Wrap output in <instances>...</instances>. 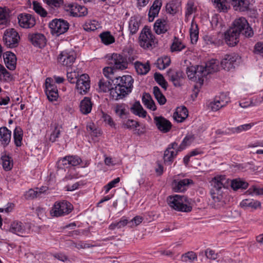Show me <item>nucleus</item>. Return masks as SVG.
Listing matches in <instances>:
<instances>
[{
    "label": "nucleus",
    "mask_w": 263,
    "mask_h": 263,
    "mask_svg": "<svg viewBox=\"0 0 263 263\" xmlns=\"http://www.w3.org/2000/svg\"><path fill=\"white\" fill-rule=\"evenodd\" d=\"M114 88L111 90V97L112 99H122L130 93L133 87L134 79L130 75H124L111 80Z\"/></svg>",
    "instance_id": "nucleus-1"
},
{
    "label": "nucleus",
    "mask_w": 263,
    "mask_h": 263,
    "mask_svg": "<svg viewBox=\"0 0 263 263\" xmlns=\"http://www.w3.org/2000/svg\"><path fill=\"white\" fill-rule=\"evenodd\" d=\"M168 205L174 210L184 212H189L192 210V207L187 204L189 203V198L185 196L175 195L170 196L167 199Z\"/></svg>",
    "instance_id": "nucleus-2"
},
{
    "label": "nucleus",
    "mask_w": 263,
    "mask_h": 263,
    "mask_svg": "<svg viewBox=\"0 0 263 263\" xmlns=\"http://www.w3.org/2000/svg\"><path fill=\"white\" fill-rule=\"evenodd\" d=\"M139 44L141 47L144 49H153L157 43L155 35L147 26H145L141 30L139 36Z\"/></svg>",
    "instance_id": "nucleus-3"
},
{
    "label": "nucleus",
    "mask_w": 263,
    "mask_h": 263,
    "mask_svg": "<svg viewBox=\"0 0 263 263\" xmlns=\"http://www.w3.org/2000/svg\"><path fill=\"white\" fill-rule=\"evenodd\" d=\"M73 209L72 204L66 200L56 201L50 213L53 217L64 216L69 214Z\"/></svg>",
    "instance_id": "nucleus-4"
},
{
    "label": "nucleus",
    "mask_w": 263,
    "mask_h": 263,
    "mask_svg": "<svg viewBox=\"0 0 263 263\" xmlns=\"http://www.w3.org/2000/svg\"><path fill=\"white\" fill-rule=\"evenodd\" d=\"M225 180L224 176H219L215 177L211 182L212 188L210 192L212 198L215 202L220 201L222 198L221 190L222 187H224V181Z\"/></svg>",
    "instance_id": "nucleus-5"
},
{
    "label": "nucleus",
    "mask_w": 263,
    "mask_h": 263,
    "mask_svg": "<svg viewBox=\"0 0 263 263\" xmlns=\"http://www.w3.org/2000/svg\"><path fill=\"white\" fill-rule=\"evenodd\" d=\"M231 29H234L235 32L249 37L253 36L254 33L252 28L249 26L248 22L245 17H240L236 19L233 23Z\"/></svg>",
    "instance_id": "nucleus-6"
},
{
    "label": "nucleus",
    "mask_w": 263,
    "mask_h": 263,
    "mask_svg": "<svg viewBox=\"0 0 263 263\" xmlns=\"http://www.w3.org/2000/svg\"><path fill=\"white\" fill-rule=\"evenodd\" d=\"M49 27L52 34L59 36L68 31L69 24L63 18H55L49 23Z\"/></svg>",
    "instance_id": "nucleus-7"
},
{
    "label": "nucleus",
    "mask_w": 263,
    "mask_h": 263,
    "mask_svg": "<svg viewBox=\"0 0 263 263\" xmlns=\"http://www.w3.org/2000/svg\"><path fill=\"white\" fill-rule=\"evenodd\" d=\"M107 57L108 64L111 66L114 69L124 70L127 68L128 62L126 57L114 53Z\"/></svg>",
    "instance_id": "nucleus-8"
},
{
    "label": "nucleus",
    "mask_w": 263,
    "mask_h": 263,
    "mask_svg": "<svg viewBox=\"0 0 263 263\" xmlns=\"http://www.w3.org/2000/svg\"><path fill=\"white\" fill-rule=\"evenodd\" d=\"M20 39L17 32L13 28H9L5 31L3 40L8 48H13L18 45Z\"/></svg>",
    "instance_id": "nucleus-9"
},
{
    "label": "nucleus",
    "mask_w": 263,
    "mask_h": 263,
    "mask_svg": "<svg viewBox=\"0 0 263 263\" xmlns=\"http://www.w3.org/2000/svg\"><path fill=\"white\" fill-rule=\"evenodd\" d=\"M204 66H197V67L191 66L187 67L186 70V73L189 79L194 81H197L200 84L203 83L204 74L203 72Z\"/></svg>",
    "instance_id": "nucleus-10"
},
{
    "label": "nucleus",
    "mask_w": 263,
    "mask_h": 263,
    "mask_svg": "<svg viewBox=\"0 0 263 263\" xmlns=\"http://www.w3.org/2000/svg\"><path fill=\"white\" fill-rule=\"evenodd\" d=\"M9 231L18 236L24 237L29 233L30 229L26 225L18 221H15L11 223Z\"/></svg>",
    "instance_id": "nucleus-11"
},
{
    "label": "nucleus",
    "mask_w": 263,
    "mask_h": 263,
    "mask_svg": "<svg viewBox=\"0 0 263 263\" xmlns=\"http://www.w3.org/2000/svg\"><path fill=\"white\" fill-rule=\"evenodd\" d=\"M76 83L78 92L82 95L86 94L90 89L89 77L87 74H81Z\"/></svg>",
    "instance_id": "nucleus-12"
},
{
    "label": "nucleus",
    "mask_w": 263,
    "mask_h": 263,
    "mask_svg": "<svg viewBox=\"0 0 263 263\" xmlns=\"http://www.w3.org/2000/svg\"><path fill=\"white\" fill-rule=\"evenodd\" d=\"M19 25L24 28H30L34 27L36 24V20L32 15L22 13L17 16Z\"/></svg>",
    "instance_id": "nucleus-13"
},
{
    "label": "nucleus",
    "mask_w": 263,
    "mask_h": 263,
    "mask_svg": "<svg viewBox=\"0 0 263 263\" xmlns=\"http://www.w3.org/2000/svg\"><path fill=\"white\" fill-rule=\"evenodd\" d=\"M28 40L33 46L42 48L46 44L45 36L41 33H29L28 34Z\"/></svg>",
    "instance_id": "nucleus-14"
},
{
    "label": "nucleus",
    "mask_w": 263,
    "mask_h": 263,
    "mask_svg": "<svg viewBox=\"0 0 263 263\" xmlns=\"http://www.w3.org/2000/svg\"><path fill=\"white\" fill-rule=\"evenodd\" d=\"M238 57L234 53L226 54L221 61V66L224 70L229 71L234 69L237 65V60Z\"/></svg>",
    "instance_id": "nucleus-15"
},
{
    "label": "nucleus",
    "mask_w": 263,
    "mask_h": 263,
    "mask_svg": "<svg viewBox=\"0 0 263 263\" xmlns=\"http://www.w3.org/2000/svg\"><path fill=\"white\" fill-rule=\"evenodd\" d=\"M194 182L190 179H183L181 180H174L172 182L173 190L175 192H184Z\"/></svg>",
    "instance_id": "nucleus-16"
},
{
    "label": "nucleus",
    "mask_w": 263,
    "mask_h": 263,
    "mask_svg": "<svg viewBox=\"0 0 263 263\" xmlns=\"http://www.w3.org/2000/svg\"><path fill=\"white\" fill-rule=\"evenodd\" d=\"M76 60V53L72 52L62 51L58 58V62L62 65L70 67Z\"/></svg>",
    "instance_id": "nucleus-17"
},
{
    "label": "nucleus",
    "mask_w": 263,
    "mask_h": 263,
    "mask_svg": "<svg viewBox=\"0 0 263 263\" xmlns=\"http://www.w3.org/2000/svg\"><path fill=\"white\" fill-rule=\"evenodd\" d=\"M167 76L168 80L172 82L175 87L181 86V81L183 79L184 76L182 71L170 69L167 72Z\"/></svg>",
    "instance_id": "nucleus-18"
},
{
    "label": "nucleus",
    "mask_w": 263,
    "mask_h": 263,
    "mask_svg": "<svg viewBox=\"0 0 263 263\" xmlns=\"http://www.w3.org/2000/svg\"><path fill=\"white\" fill-rule=\"evenodd\" d=\"M231 28L224 32V39L226 44L231 47L236 45L239 41V35Z\"/></svg>",
    "instance_id": "nucleus-19"
},
{
    "label": "nucleus",
    "mask_w": 263,
    "mask_h": 263,
    "mask_svg": "<svg viewBox=\"0 0 263 263\" xmlns=\"http://www.w3.org/2000/svg\"><path fill=\"white\" fill-rule=\"evenodd\" d=\"M154 121L158 129L161 132L166 133L168 132L172 127V124L170 121L163 117H155Z\"/></svg>",
    "instance_id": "nucleus-20"
},
{
    "label": "nucleus",
    "mask_w": 263,
    "mask_h": 263,
    "mask_svg": "<svg viewBox=\"0 0 263 263\" xmlns=\"http://www.w3.org/2000/svg\"><path fill=\"white\" fill-rule=\"evenodd\" d=\"M3 58L6 66L10 70H14L16 68V57L11 51H7L3 54Z\"/></svg>",
    "instance_id": "nucleus-21"
},
{
    "label": "nucleus",
    "mask_w": 263,
    "mask_h": 263,
    "mask_svg": "<svg viewBox=\"0 0 263 263\" xmlns=\"http://www.w3.org/2000/svg\"><path fill=\"white\" fill-rule=\"evenodd\" d=\"M169 26L164 19H158L154 25V29L157 34H163L167 31Z\"/></svg>",
    "instance_id": "nucleus-22"
},
{
    "label": "nucleus",
    "mask_w": 263,
    "mask_h": 263,
    "mask_svg": "<svg viewBox=\"0 0 263 263\" xmlns=\"http://www.w3.org/2000/svg\"><path fill=\"white\" fill-rule=\"evenodd\" d=\"M161 6L162 2L161 0H155L154 2L148 12V20L149 22L153 21L154 18L158 15Z\"/></svg>",
    "instance_id": "nucleus-23"
},
{
    "label": "nucleus",
    "mask_w": 263,
    "mask_h": 263,
    "mask_svg": "<svg viewBox=\"0 0 263 263\" xmlns=\"http://www.w3.org/2000/svg\"><path fill=\"white\" fill-rule=\"evenodd\" d=\"M11 132L6 127L0 128V141L4 147L7 146L10 142Z\"/></svg>",
    "instance_id": "nucleus-24"
},
{
    "label": "nucleus",
    "mask_w": 263,
    "mask_h": 263,
    "mask_svg": "<svg viewBox=\"0 0 263 263\" xmlns=\"http://www.w3.org/2000/svg\"><path fill=\"white\" fill-rule=\"evenodd\" d=\"M218 61L216 60L212 59L206 64L205 67H204V70H203L204 77H206L209 74L215 72L218 70Z\"/></svg>",
    "instance_id": "nucleus-25"
},
{
    "label": "nucleus",
    "mask_w": 263,
    "mask_h": 263,
    "mask_svg": "<svg viewBox=\"0 0 263 263\" xmlns=\"http://www.w3.org/2000/svg\"><path fill=\"white\" fill-rule=\"evenodd\" d=\"M68 7L71 10V13L73 16H82L87 14V9L83 6L75 5L73 4L68 5Z\"/></svg>",
    "instance_id": "nucleus-26"
},
{
    "label": "nucleus",
    "mask_w": 263,
    "mask_h": 263,
    "mask_svg": "<svg viewBox=\"0 0 263 263\" xmlns=\"http://www.w3.org/2000/svg\"><path fill=\"white\" fill-rule=\"evenodd\" d=\"M232 5L235 10L240 11H246L249 10L250 3L248 0H231Z\"/></svg>",
    "instance_id": "nucleus-27"
},
{
    "label": "nucleus",
    "mask_w": 263,
    "mask_h": 263,
    "mask_svg": "<svg viewBox=\"0 0 263 263\" xmlns=\"http://www.w3.org/2000/svg\"><path fill=\"white\" fill-rule=\"evenodd\" d=\"M92 103L89 97H85L80 102V108L81 112L87 115L90 112Z\"/></svg>",
    "instance_id": "nucleus-28"
},
{
    "label": "nucleus",
    "mask_w": 263,
    "mask_h": 263,
    "mask_svg": "<svg viewBox=\"0 0 263 263\" xmlns=\"http://www.w3.org/2000/svg\"><path fill=\"white\" fill-rule=\"evenodd\" d=\"M130 110L134 115L140 117L145 118L146 116L147 112L145 110L139 101H136L130 108Z\"/></svg>",
    "instance_id": "nucleus-29"
},
{
    "label": "nucleus",
    "mask_w": 263,
    "mask_h": 263,
    "mask_svg": "<svg viewBox=\"0 0 263 263\" xmlns=\"http://www.w3.org/2000/svg\"><path fill=\"white\" fill-rule=\"evenodd\" d=\"M142 101L144 105L146 106L147 108L153 111H155L157 109L155 102L148 93L144 92L143 93Z\"/></svg>",
    "instance_id": "nucleus-30"
},
{
    "label": "nucleus",
    "mask_w": 263,
    "mask_h": 263,
    "mask_svg": "<svg viewBox=\"0 0 263 263\" xmlns=\"http://www.w3.org/2000/svg\"><path fill=\"white\" fill-rule=\"evenodd\" d=\"M140 26V21L136 16L130 17L128 22V29L129 34L134 35L136 34L139 30Z\"/></svg>",
    "instance_id": "nucleus-31"
},
{
    "label": "nucleus",
    "mask_w": 263,
    "mask_h": 263,
    "mask_svg": "<svg viewBox=\"0 0 263 263\" xmlns=\"http://www.w3.org/2000/svg\"><path fill=\"white\" fill-rule=\"evenodd\" d=\"M1 159L2 162V166L4 170L6 171H10L13 166V159L6 153L3 154Z\"/></svg>",
    "instance_id": "nucleus-32"
},
{
    "label": "nucleus",
    "mask_w": 263,
    "mask_h": 263,
    "mask_svg": "<svg viewBox=\"0 0 263 263\" xmlns=\"http://www.w3.org/2000/svg\"><path fill=\"white\" fill-rule=\"evenodd\" d=\"M135 67L137 73L141 75L146 74L150 70V65L148 62L144 64L140 62H136L135 63Z\"/></svg>",
    "instance_id": "nucleus-33"
},
{
    "label": "nucleus",
    "mask_w": 263,
    "mask_h": 263,
    "mask_svg": "<svg viewBox=\"0 0 263 263\" xmlns=\"http://www.w3.org/2000/svg\"><path fill=\"white\" fill-rule=\"evenodd\" d=\"M249 184L247 182L240 178H236L231 181V187L235 191L238 189H246L248 187Z\"/></svg>",
    "instance_id": "nucleus-34"
},
{
    "label": "nucleus",
    "mask_w": 263,
    "mask_h": 263,
    "mask_svg": "<svg viewBox=\"0 0 263 263\" xmlns=\"http://www.w3.org/2000/svg\"><path fill=\"white\" fill-rule=\"evenodd\" d=\"M240 205L243 208H251L256 209L261 206V203L252 199H246L240 202Z\"/></svg>",
    "instance_id": "nucleus-35"
},
{
    "label": "nucleus",
    "mask_w": 263,
    "mask_h": 263,
    "mask_svg": "<svg viewBox=\"0 0 263 263\" xmlns=\"http://www.w3.org/2000/svg\"><path fill=\"white\" fill-rule=\"evenodd\" d=\"M178 152L177 150L174 152L173 150H170V148H167L164 153L163 159L164 163L168 165L172 164Z\"/></svg>",
    "instance_id": "nucleus-36"
},
{
    "label": "nucleus",
    "mask_w": 263,
    "mask_h": 263,
    "mask_svg": "<svg viewBox=\"0 0 263 263\" xmlns=\"http://www.w3.org/2000/svg\"><path fill=\"white\" fill-rule=\"evenodd\" d=\"M99 37L101 42L104 45H108L115 42V37L111 34L110 31H106L100 34Z\"/></svg>",
    "instance_id": "nucleus-37"
},
{
    "label": "nucleus",
    "mask_w": 263,
    "mask_h": 263,
    "mask_svg": "<svg viewBox=\"0 0 263 263\" xmlns=\"http://www.w3.org/2000/svg\"><path fill=\"white\" fill-rule=\"evenodd\" d=\"M23 132L20 126H16L13 132V138L15 145L17 147L21 146L23 139Z\"/></svg>",
    "instance_id": "nucleus-38"
},
{
    "label": "nucleus",
    "mask_w": 263,
    "mask_h": 263,
    "mask_svg": "<svg viewBox=\"0 0 263 263\" xmlns=\"http://www.w3.org/2000/svg\"><path fill=\"white\" fill-rule=\"evenodd\" d=\"M110 80H105L103 79H101L99 82V86L100 89L104 92H106L110 91V95H111V90L114 87H112V83L109 81Z\"/></svg>",
    "instance_id": "nucleus-39"
},
{
    "label": "nucleus",
    "mask_w": 263,
    "mask_h": 263,
    "mask_svg": "<svg viewBox=\"0 0 263 263\" xmlns=\"http://www.w3.org/2000/svg\"><path fill=\"white\" fill-rule=\"evenodd\" d=\"M115 111L117 116H118L122 120L126 119L128 117L129 112L126 111L124 105L118 104L115 108Z\"/></svg>",
    "instance_id": "nucleus-40"
},
{
    "label": "nucleus",
    "mask_w": 263,
    "mask_h": 263,
    "mask_svg": "<svg viewBox=\"0 0 263 263\" xmlns=\"http://www.w3.org/2000/svg\"><path fill=\"white\" fill-rule=\"evenodd\" d=\"M153 93L155 99L157 100L160 105H164L166 103V98L162 94L160 88L158 86H156L153 87Z\"/></svg>",
    "instance_id": "nucleus-41"
},
{
    "label": "nucleus",
    "mask_w": 263,
    "mask_h": 263,
    "mask_svg": "<svg viewBox=\"0 0 263 263\" xmlns=\"http://www.w3.org/2000/svg\"><path fill=\"white\" fill-rule=\"evenodd\" d=\"M9 17L6 8L0 7V26H7L9 24Z\"/></svg>",
    "instance_id": "nucleus-42"
},
{
    "label": "nucleus",
    "mask_w": 263,
    "mask_h": 263,
    "mask_svg": "<svg viewBox=\"0 0 263 263\" xmlns=\"http://www.w3.org/2000/svg\"><path fill=\"white\" fill-rule=\"evenodd\" d=\"M194 139L195 137L193 135H186L177 148V152L183 151L187 146L190 145L193 142Z\"/></svg>",
    "instance_id": "nucleus-43"
},
{
    "label": "nucleus",
    "mask_w": 263,
    "mask_h": 263,
    "mask_svg": "<svg viewBox=\"0 0 263 263\" xmlns=\"http://www.w3.org/2000/svg\"><path fill=\"white\" fill-rule=\"evenodd\" d=\"M185 48V46L176 36H174V41L171 46L172 52L180 51Z\"/></svg>",
    "instance_id": "nucleus-44"
},
{
    "label": "nucleus",
    "mask_w": 263,
    "mask_h": 263,
    "mask_svg": "<svg viewBox=\"0 0 263 263\" xmlns=\"http://www.w3.org/2000/svg\"><path fill=\"white\" fill-rule=\"evenodd\" d=\"M154 77L156 82L166 90L167 88L168 84L163 75L160 73L156 72L154 74Z\"/></svg>",
    "instance_id": "nucleus-45"
},
{
    "label": "nucleus",
    "mask_w": 263,
    "mask_h": 263,
    "mask_svg": "<svg viewBox=\"0 0 263 263\" xmlns=\"http://www.w3.org/2000/svg\"><path fill=\"white\" fill-rule=\"evenodd\" d=\"M197 255L193 251H189L182 255L181 260L183 262L189 261L193 262L195 260H197Z\"/></svg>",
    "instance_id": "nucleus-46"
},
{
    "label": "nucleus",
    "mask_w": 263,
    "mask_h": 263,
    "mask_svg": "<svg viewBox=\"0 0 263 263\" xmlns=\"http://www.w3.org/2000/svg\"><path fill=\"white\" fill-rule=\"evenodd\" d=\"M79 78V73L75 70L72 71L71 68L67 70V78L70 83H75Z\"/></svg>",
    "instance_id": "nucleus-47"
},
{
    "label": "nucleus",
    "mask_w": 263,
    "mask_h": 263,
    "mask_svg": "<svg viewBox=\"0 0 263 263\" xmlns=\"http://www.w3.org/2000/svg\"><path fill=\"white\" fill-rule=\"evenodd\" d=\"M32 5L33 9L41 16L45 17L47 16V11L42 7L39 2L37 1H33L32 2Z\"/></svg>",
    "instance_id": "nucleus-48"
},
{
    "label": "nucleus",
    "mask_w": 263,
    "mask_h": 263,
    "mask_svg": "<svg viewBox=\"0 0 263 263\" xmlns=\"http://www.w3.org/2000/svg\"><path fill=\"white\" fill-rule=\"evenodd\" d=\"M45 93L52 91H57V87L55 83L51 78H47L45 81Z\"/></svg>",
    "instance_id": "nucleus-49"
},
{
    "label": "nucleus",
    "mask_w": 263,
    "mask_h": 263,
    "mask_svg": "<svg viewBox=\"0 0 263 263\" xmlns=\"http://www.w3.org/2000/svg\"><path fill=\"white\" fill-rule=\"evenodd\" d=\"M216 7L220 11L226 12L228 9L227 0H212Z\"/></svg>",
    "instance_id": "nucleus-50"
},
{
    "label": "nucleus",
    "mask_w": 263,
    "mask_h": 263,
    "mask_svg": "<svg viewBox=\"0 0 263 263\" xmlns=\"http://www.w3.org/2000/svg\"><path fill=\"white\" fill-rule=\"evenodd\" d=\"M3 77V81L9 82L13 80L12 75L4 67V66L0 64V78Z\"/></svg>",
    "instance_id": "nucleus-51"
},
{
    "label": "nucleus",
    "mask_w": 263,
    "mask_h": 263,
    "mask_svg": "<svg viewBox=\"0 0 263 263\" xmlns=\"http://www.w3.org/2000/svg\"><path fill=\"white\" fill-rule=\"evenodd\" d=\"M171 63V59L167 57H165L157 60V67L160 70L164 69L168 67Z\"/></svg>",
    "instance_id": "nucleus-52"
},
{
    "label": "nucleus",
    "mask_w": 263,
    "mask_h": 263,
    "mask_svg": "<svg viewBox=\"0 0 263 263\" xmlns=\"http://www.w3.org/2000/svg\"><path fill=\"white\" fill-rule=\"evenodd\" d=\"M140 126L139 123L132 119H124L122 122V127L124 128L132 129Z\"/></svg>",
    "instance_id": "nucleus-53"
},
{
    "label": "nucleus",
    "mask_w": 263,
    "mask_h": 263,
    "mask_svg": "<svg viewBox=\"0 0 263 263\" xmlns=\"http://www.w3.org/2000/svg\"><path fill=\"white\" fill-rule=\"evenodd\" d=\"M198 34L199 31L197 25L196 24L195 25V28L193 25H192V28L190 29V38L192 44H195L197 42Z\"/></svg>",
    "instance_id": "nucleus-54"
},
{
    "label": "nucleus",
    "mask_w": 263,
    "mask_h": 263,
    "mask_svg": "<svg viewBox=\"0 0 263 263\" xmlns=\"http://www.w3.org/2000/svg\"><path fill=\"white\" fill-rule=\"evenodd\" d=\"M166 11L171 14H175L178 11L177 4L174 2L167 3L166 5Z\"/></svg>",
    "instance_id": "nucleus-55"
},
{
    "label": "nucleus",
    "mask_w": 263,
    "mask_h": 263,
    "mask_svg": "<svg viewBox=\"0 0 263 263\" xmlns=\"http://www.w3.org/2000/svg\"><path fill=\"white\" fill-rule=\"evenodd\" d=\"M54 129L51 133L50 137V141L52 142H54L55 141L56 139L58 138L60 135L61 130L60 128H61L58 124L55 123L54 124Z\"/></svg>",
    "instance_id": "nucleus-56"
},
{
    "label": "nucleus",
    "mask_w": 263,
    "mask_h": 263,
    "mask_svg": "<svg viewBox=\"0 0 263 263\" xmlns=\"http://www.w3.org/2000/svg\"><path fill=\"white\" fill-rule=\"evenodd\" d=\"M69 165L77 166L82 162L81 159L78 156H68Z\"/></svg>",
    "instance_id": "nucleus-57"
},
{
    "label": "nucleus",
    "mask_w": 263,
    "mask_h": 263,
    "mask_svg": "<svg viewBox=\"0 0 263 263\" xmlns=\"http://www.w3.org/2000/svg\"><path fill=\"white\" fill-rule=\"evenodd\" d=\"M225 105V103L223 101H220V100H215L213 102L210 103L211 109L213 111H216L218 110L220 108L223 107Z\"/></svg>",
    "instance_id": "nucleus-58"
},
{
    "label": "nucleus",
    "mask_w": 263,
    "mask_h": 263,
    "mask_svg": "<svg viewBox=\"0 0 263 263\" xmlns=\"http://www.w3.org/2000/svg\"><path fill=\"white\" fill-rule=\"evenodd\" d=\"M252 126L251 124H246L240 125L237 127L233 128L231 129V132L233 133H240L242 131H246L250 129Z\"/></svg>",
    "instance_id": "nucleus-59"
},
{
    "label": "nucleus",
    "mask_w": 263,
    "mask_h": 263,
    "mask_svg": "<svg viewBox=\"0 0 263 263\" xmlns=\"http://www.w3.org/2000/svg\"><path fill=\"white\" fill-rule=\"evenodd\" d=\"M120 178L117 177L105 185L104 188L105 190V194H107L110 189L115 187L116 184L120 182Z\"/></svg>",
    "instance_id": "nucleus-60"
},
{
    "label": "nucleus",
    "mask_w": 263,
    "mask_h": 263,
    "mask_svg": "<svg viewBox=\"0 0 263 263\" xmlns=\"http://www.w3.org/2000/svg\"><path fill=\"white\" fill-rule=\"evenodd\" d=\"M68 156H66L63 158L60 159L57 163V167L59 169H63L65 167H67V165H69V161L67 159Z\"/></svg>",
    "instance_id": "nucleus-61"
},
{
    "label": "nucleus",
    "mask_w": 263,
    "mask_h": 263,
    "mask_svg": "<svg viewBox=\"0 0 263 263\" xmlns=\"http://www.w3.org/2000/svg\"><path fill=\"white\" fill-rule=\"evenodd\" d=\"M143 220V218L140 216H136L130 221H129V227L132 228L136 227L141 223Z\"/></svg>",
    "instance_id": "nucleus-62"
},
{
    "label": "nucleus",
    "mask_w": 263,
    "mask_h": 263,
    "mask_svg": "<svg viewBox=\"0 0 263 263\" xmlns=\"http://www.w3.org/2000/svg\"><path fill=\"white\" fill-rule=\"evenodd\" d=\"M254 53L263 57V42H259L255 44Z\"/></svg>",
    "instance_id": "nucleus-63"
},
{
    "label": "nucleus",
    "mask_w": 263,
    "mask_h": 263,
    "mask_svg": "<svg viewBox=\"0 0 263 263\" xmlns=\"http://www.w3.org/2000/svg\"><path fill=\"white\" fill-rule=\"evenodd\" d=\"M95 21H93L92 22L89 21L88 22H86L83 26V29L87 32L94 31L96 30L97 27L95 25Z\"/></svg>",
    "instance_id": "nucleus-64"
}]
</instances>
